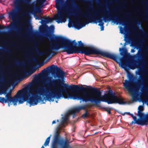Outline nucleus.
I'll return each instance as SVG.
<instances>
[{"mask_svg":"<svg viewBox=\"0 0 148 148\" xmlns=\"http://www.w3.org/2000/svg\"><path fill=\"white\" fill-rule=\"evenodd\" d=\"M132 97L133 101H137V97L135 94H132Z\"/></svg>","mask_w":148,"mask_h":148,"instance_id":"nucleus-28","label":"nucleus"},{"mask_svg":"<svg viewBox=\"0 0 148 148\" xmlns=\"http://www.w3.org/2000/svg\"><path fill=\"white\" fill-rule=\"evenodd\" d=\"M87 1L88 2H91V1L90 0H87Z\"/></svg>","mask_w":148,"mask_h":148,"instance_id":"nucleus-56","label":"nucleus"},{"mask_svg":"<svg viewBox=\"0 0 148 148\" xmlns=\"http://www.w3.org/2000/svg\"><path fill=\"white\" fill-rule=\"evenodd\" d=\"M51 28L52 30H54V26H53V25H51Z\"/></svg>","mask_w":148,"mask_h":148,"instance_id":"nucleus-44","label":"nucleus"},{"mask_svg":"<svg viewBox=\"0 0 148 148\" xmlns=\"http://www.w3.org/2000/svg\"><path fill=\"white\" fill-rule=\"evenodd\" d=\"M26 29L28 33H30L32 31V29L26 27Z\"/></svg>","mask_w":148,"mask_h":148,"instance_id":"nucleus-35","label":"nucleus"},{"mask_svg":"<svg viewBox=\"0 0 148 148\" xmlns=\"http://www.w3.org/2000/svg\"><path fill=\"white\" fill-rule=\"evenodd\" d=\"M79 1L85 2L86 0H78Z\"/></svg>","mask_w":148,"mask_h":148,"instance_id":"nucleus-47","label":"nucleus"},{"mask_svg":"<svg viewBox=\"0 0 148 148\" xmlns=\"http://www.w3.org/2000/svg\"><path fill=\"white\" fill-rule=\"evenodd\" d=\"M135 122L133 121H132L131 124V125L134 124L136 123L138 125H147V123H148V115H147L146 118L144 119L136 120L135 121Z\"/></svg>","mask_w":148,"mask_h":148,"instance_id":"nucleus-13","label":"nucleus"},{"mask_svg":"<svg viewBox=\"0 0 148 148\" xmlns=\"http://www.w3.org/2000/svg\"><path fill=\"white\" fill-rule=\"evenodd\" d=\"M3 17L4 16L3 15H2L0 16V18H3Z\"/></svg>","mask_w":148,"mask_h":148,"instance_id":"nucleus-54","label":"nucleus"},{"mask_svg":"<svg viewBox=\"0 0 148 148\" xmlns=\"http://www.w3.org/2000/svg\"><path fill=\"white\" fill-rule=\"evenodd\" d=\"M0 66L3 68L4 67L2 65L1 63H0Z\"/></svg>","mask_w":148,"mask_h":148,"instance_id":"nucleus-49","label":"nucleus"},{"mask_svg":"<svg viewBox=\"0 0 148 148\" xmlns=\"http://www.w3.org/2000/svg\"><path fill=\"white\" fill-rule=\"evenodd\" d=\"M60 138L59 133L58 131H57L54 137L52 148H57V144Z\"/></svg>","mask_w":148,"mask_h":148,"instance_id":"nucleus-14","label":"nucleus"},{"mask_svg":"<svg viewBox=\"0 0 148 148\" xmlns=\"http://www.w3.org/2000/svg\"><path fill=\"white\" fill-rule=\"evenodd\" d=\"M101 31H103L104 30L103 26L101 27Z\"/></svg>","mask_w":148,"mask_h":148,"instance_id":"nucleus-43","label":"nucleus"},{"mask_svg":"<svg viewBox=\"0 0 148 148\" xmlns=\"http://www.w3.org/2000/svg\"><path fill=\"white\" fill-rule=\"evenodd\" d=\"M28 51V52H29V51Z\"/></svg>","mask_w":148,"mask_h":148,"instance_id":"nucleus-61","label":"nucleus"},{"mask_svg":"<svg viewBox=\"0 0 148 148\" xmlns=\"http://www.w3.org/2000/svg\"><path fill=\"white\" fill-rule=\"evenodd\" d=\"M87 104H85L83 106H79L80 108V110H85L86 108L87 107Z\"/></svg>","mask_w":148,"mask_h":148,"instance_id":"nucleus-29","label":"nucleus"},{"mask_svg":"<svg viewBox=\"0 0 148 148\" xmlns=\"http://www.w3.org/2000/svg\"><path fill=\"white\" fill-rule=\"evenodd\" d=\"M80 110L79 107H78L69 110V113L70 114L73 115V117L74 118L76 116L75 113L78 112Z\"/></svg>","mask_w":148,"mask_h":148,"instance_id":"nucleus-16","label":"nucleus"},{"mask_svg":"<svg viewBox=\"0 0 148 148\" xmlns=\"http://www.w3.org/2000/svg\"><path fill=\"white\" fill-rule=\"evenodd\" d=\"M130 116H132V117L133 119L134 120V121H135L136 120H137V119L136 117L133 114H130Z\"/></svg>","mask_w":148,"mask_h":148,"instance_id":"nucleus-36","label":"nucleus"},{"mask_svg":"<svg viewBox=\"0 0 148 148\" xmlns=\"http://www.w3.org/2000/svg\"><path fill=\"white\" fill-rule=\"evenodd\" d=\"M125 65V64H122V66H124Z\"/></svg>","mask_w":148,"mask_h":148,"instance_id":"nucleus-59","label":"nucleus"},{"mask_svg":"<svg viewBox=\"0 0 148 148\" xmlns=\"http://www.w3.org/2000/svg\"><path fill=\"white\" fill-rule=\"evenodd\" d=\"M81 15L82 17H84L87 19L86 21L82 24L81 23L79 20L78 19L77 21L74 24V26L78 30H79L85 27L86 24L90 23H92V21H95V16L97 15V14L95 12L94 14L92 15L90 14V12H87L85 14H83L82 12L81 14H77V15Z\"/></svg>","mask_w":148,"mask_h":148,"instance_id":"nucleus-8","label":"nucleus"},{"mask_svg":"<svg viewBox=\"0 0 148 148\" xmlns=\"http://www.w3.org/2000/svg\"><path fill=\"white\" fill-rule=\"evenodd\" d=\"M28 3L30 2L28 0H15L14 3L15 5V9H13L8 13L9 16L13 20H15L17 17L18 12L22 11L23 8V5L24 3Z\"/></svg>","mask_w":148,"mask_h":148,"instance_id":"nucleus-7","label":"nucleus"},{"mask_svg":"<svg viewBox=\"0 0 148 148\" xmlns=\"http://www.w3.org/2000/svg\"><path fill=\"white\" fill-rule=\"evenodd\" d=\"M125 113L129 115H130V114H131L130 112H126Z\"/></svg>","mask_w":148,"mask_h":148,"instance_id":"nucleus-48","label":"nucleus"},{"mask_svg":"<svg viewBox=\"0 0 148 148\" xmlns=\"http://www.w3.org/2000/svg\"><path fill=\"white\" fill-rule=\"evenodd\" d=\"M78 0H56V7L58 10L57 14L54 16V19L58 23H65L66 19L64 14L63 10L68 11L71 9L74 10L75 15L81 14L83 12L80 6L76 3Z\"/></svg>","mask_w":148,"mask_h":148,"instance_id":"nucleus-4","label":"nucleus"},{"mask_svg":"<svg viewBox=\"0 0 148 148\" xmlns=\"http://www.w3.org/2000/svg\"><path fill=\"white\" fill-rule=\"evenodd\" d=\"M138 57L141 58V60H139V62H138L139 66H140V63H142L144 64H145V58L143 54L141 52L139 53L138 55Z\"/></svg>","mask_w":148,"mask_h":148,"instance_id":"nucleus-15","label":"nucleus"},{"mask_svg":"<svg viewBox=\"0 0 148 148\" xmlns=\"http://www.w3.org/2000/svg\"><path fill=\"white\" fill-rule=\"evenodd\" d=\"M89 9L91 10L92 12V14H91V15H93L94 14V13L96 12L97 14V15L95 16V21H92L94 23H97V22L99 23L98 24V25L101 27L103 26L104 24V23L103 22V20L101 18L99 17V13L98 12H97V11L94 10L93 9V8L92 5H91L90 6V8Z\"/></svg>","mask_w":148,"mask_h":148,"instance_id":"nucleus-11","label":"nucleus"},{"mask_svg":"<svg viewBox=\"0 0 148 148\" xmlns=\"http://www.w3.org/2000/svg\"><path fill=\"white\" fill-rule=\"evenodd\" d=\"M142 33L145 36L148 37V35H147L146 34L145 32L143 30H141Z\"/></svg>","mask_w":148,"mask_h":148,"instance_id":"nucleus-39","label":"nucleus"},{"mask_svg":"<svg viewBox=\"0 0 148 148\" xmlns=\"http://www.w3.org/2000/svg\"><path fill=\"white\" fill-rule=\"evenodd\" d=\"M136 23L137 24H139L140 23V22L138 21L137 22H136Z\"/></svg>","mask_w":148,"mask_h":148,"instance_id":"nucleus-55","label":"nucleus"},{"mask_svg":"<svg viewBox=\"0 0 148 148\" xmlns=\"http://www.w3.org/2000/svg\"><path fill=\"white\" fill-rule=\"evenodd\" d=\"M119 51H120V54L121 56H123L126 51V49L125 48H119Z\"/></svg>","mask_w":148,"mask_h":148,"instance_id":"nucleus-23","label":"nucleus"},{"mask_svg":"<svg viewBox=\"0 0 148 148\" xmlns=\"http://www.w3.org/2000/svg\"><path fill=\"white\" fill-rule=\"evenodd\" d=\"M3 93L4 94H6L5 98L0 97V102L2 103H8L9 107L10 106V104H12L11 103L12 102L14 106L17 105L18 101L19 104L23 103L26 101V99L30 94V93L27 91L22 90H18L13 97H12L10 92L6 93V91L5 90L4 91Z\"/></svg>","mask_w":148,"mask_h":148,"instance_id":"nucleus-5","label":"nucleus"},{"mask_svg":"<svg viewBox=\"0 0 148 148\" xmlns=\"http://www.w3.org/2000/svg\"><path fill=\"white\" fill-rule=\"evenodd\" d=\"M50 70L51 71L52 74L53 75L54 78H58V79L51 80L52 77H48L47 79L49 82L45 90L43 87L40 86L36 89L33 90L31 92L32 96L30 97L29 101L30 106L36 105L40 101L43 100L41 97L39 96L38 95H41L45 94L47 100L49 101H53V99L52 100L53 98L58 99L60 98H57L56 95L59 92H61V90L64 88V86L61 84L60 83V81L58 80L62 79V78L60 77V75L63 74L64 73V77L63 79L64 81L66 73L61 70L57 65L54 64L47 67L46 69H44L42 71V72L44 73L46 72L47 71Z\"/></svg>","mask_w":148,"mask_h":148,"instance_id":"nucleus-2","label":"nucleus"},{"mask_svg":"<svg viewBox=\"0 0 148 148\" xmlns=\"http://www.w3.org/2000/svg\"><path fill=\"white\" fill-rule=\"evenodd\" d=\"M4 28V26L3 25V26H1V25H0V29H3Z\"/></svg>","mask_w":148,"mask_h":148,"instance_id":"nucleus-45","label":"nucleus"},{"mask_svg":"<svg viewBox=\"0 0 148 148\" xmlns=\"http://www.w3.org/2000/svg\"><path fill=\"white\" fill-rule=\"evenodd\" d=\"M142 112L138 111V116H139L140 118L144 116V114Z\"/></svg>","mask_w":148,"mask_h":148,"instance_id":"nucleus-30","label":"nucleus"},{"mask_svg":"<svg viewBox=\"0 0 148 148\" xmlns=\"http://www.w3.org/2000/svg\"><path fill=\"white\" fill-rule=\"evenodd\" d=\"M14 62H13V65H14L17 64H20L21 62L18 60L14 58Z\"/></svg>","mask_w":148,"mask_h":148,"instance_id":"nucleus-25","label":"nucleus"},{"mask_svg":"<svg viewBox=\"0 0 148 148\" xmlns=\"http://www.w3.org/2000/svg\"><path fill=\"white\" fill-rule=\"evenodd\" d=\"M104 110L107 111L109 114H111V108H110L105 107L103 108Z\"/></svg>","mask_w":148,"mask_h":148,"instance_id":"nucleus-26","label":"nucleus"},{"mask_svg":"<svg viewBox=\"0 0 148 148\" xmlns=\"http://www.w3.org/2000/svg\"><path fill=\"white\" fill-rule=\"evenodd\" d=\"M135 51V50H134V49H132L131 51V52L132 53H134Z\"/></svg>","mask_w":148,"mask_h":148,"instance_id":"nucleus-46","label":"nucleus"},{"mask_svg":"<svg viewBox=\"0 0 148 148\" xmlns=\"http://www.w3.org/2000/svg\"><path fill=\"white\" fill-rule=\"evenodd\" d=\"M45 148V147H44V146H42V147H41V148Z\"/></svg>","mask_w":148,"mask_h":148,"instance_id":"nucleus-57","label":"nucleus"},{"mask_svg":"<svg viewBox=\"0 0 148 148\" xmlns=\"http://www.w3.org/2000/svg\"><path fill=\"white\" fill-rule=\"evenodd\" d=\"M51 136V135L50 136L47 137L46 139L44 144V145L45 146H46L49 145V143Z\"/></svg>","mask_w":148,"mask_h":148,"instance_id":"nucleus-22","label":"nucleus"},{"mask_svg":"<svg viewBox=\"0 0 148 148\" xmlns=\"http://www.w3.org/2000/svg\"><path fill=\"white\" fill-rule=\"evenodd\" d=\"M102 1L106 3L107 5L110 4L112 3L110 0H102Z\"/></svg>","mask_w":148,"mask_h":148,"instance_id":"nucleus-31","label":"nucleus"},{"mask_svg":"<svg viewBox=\"0 0 148 148\" xmlns=\"http://www.w3.org/2000/svg\"><path fill=\"white\" fill-rule=\"evenodd\" d=\"M31 12L33 13H40L41 12V9L38 6H36L34 4L33 8L31 9Z\"/></svg>","mask_w":148,"mask_h":148,"instance_id":"nucleus-17","label":"nucleus"},{"mask_svg":"<svg viewBox=\"0 0 148 148\" xmlns=\"http://www.w3.org/2000/svg\"><path fill=\"white\" fill-rule=\"evenodd\" d=\"M64 76V74L60 75V77L62 78V79L58 80L60 81V83L64 86V88L61 89V92L56 94V96L57 98L63 97V93L64 92L66 93L69 98L70 99L80 100L85 102H90L94 103L96 105L100 103L101 101L106 102L108 104L118 103L122 104L125 103L121 97L120 96L116 95L112 90H109L107 94H105L103 96H102L100 91L95 88L91 87L89 88L78 85L71 86L65 83V81L63 79Z\"/></svg>","mask_w":148,"mask_h":148,"instance_id":"nucleus-1","label":"nucleus"},{"mask_svg":"<svg viewBox=\"0 0 148 148\" xmlns=\"http://www.w3.org/2000/svg\"><path fill=\"white\" fill-rule=\"evenodd\" d=\"M46 1V0H36V2L37 3H44Z\"/></svg>","mask_w":148,"mask_h":148,"instance_id":"nucleus-32","label":"nucleus"},{"mask_svg":"<svg viewBox=\"0 0 148 148\" xmlns=\"http://www.w3.org/2000/svg\"><path fill=\"white\" fill-rule=\"evenodd\" d=\"M115 10H112L113 14L115 15H110V14H108L106 16H105L103 17V19L105 22L108 21H113L115 22H119L120 24L123 25H125L127 23V22L126 21L127 18L126 16L122 17L116 14L114 12Z\"/></svg>","mask_w":148,"mask_h":148,"instance_id":"nucleus-9","label":"nucleus"},{"mask_svg":"<svg viewBox=\"0 0 148 148\" xmlns=\"http://www.w3.org/2000/svg\"><path fill=\"white\" fill-rule=\"evenodd\" d=\"M125 14L127 15H130V14L129 13H125Z\"/></svg>","mask_w":148,"mask_h":148,"instance_id":"nucleus-51","label":"nucleus"},{"mask_svg":"<svg viewBox=\"0 0 148 148\" xmlns=\"http://www.w3.org/2000/svg\"><path fill=\"white\" fill-rule=\"evenodd\" d=\"M44 3H38L39 4V5L38 6L41 9L44 6Z\"/></svg>","mask_w":148,"mask_h":148,"instance_id":"nucleus-38","label":"nucleus"},{"mask_svg":"<svg viewBox=\"0 0 148 148\" xmlns=\"http://www.w3.org/2000/svg\"><path fill=\"white\" fill-rule=\"evenodd\" d=\"M56 123V121H53L52 122V124H55V123Z\"/></svg>","mask_w":148,"mask_h":148,"instance_id":"nucleus-52","label":"nucleus"},{"mask_svg":"<svg viewBox=\"0 0 148 148\" xmlns=\"http://www.w3.org/2000/svg\"><path fill=\"white\" fill-rule=\"evenodd\" d=\"M44 3H38L39 4V5L38 6L41 9L44 6Z\"/></svg>","mask_w":148,"mask_h":148,"instance_id":"nucleus-37","label":"nucleus"},{"mask_svg":"<svg viewBox=\"0 0 148 148\" xmlns=\"http://www.w3.org/2000/svg\"><path fill=\"white\" fill-rule=\"evenodd\" d=\"M142 73V72L141 71H140L139 72L138 75H141Z\"/></svg>","mask_w":148,"mask_h":148,"instance_id":"nucleus-53","label":"nucleus"},{"mask_svg":"<svg viewBox=\"0 0 148 148\" xmlns=\"http://www.w3.org/2000/svg\"><path fill=\"white\" fill-rule=\"evenodd\" d=\"M6 49V50H7V51H9V50H7V49Z\"/></svg>","mask_w":148,"mask_h":148,"instance_id":"nucleus-60","label":"nucleus"},{"mask_svg":"<svg viewBox=\"0 0 148 148\" xmlns=\"http://www.w3.org/2000/svg\"><path fill=\"white\" fill-rule=\"evenodd\" d=\"M144 77L141 76L140 81L137 82L136 86L134 87L132 85L131 81L125 79L124 81L125 82L123 83V86L125 87L129 92L133 93L138 90L140 86L142 84V82H144Z\"/></svg>","mask_w":148,"mask_h":148,"instance_id":"nucleus-10","label":"nucleus"},{"mask_svg":"<svg viewBox=\"0 0 148 148\" xmlns=\"http://www.w3.org/2000/svg\"><path fill=\"white\" fill-rule=\"evenodd\" d=\"M143 4L145 5V3H147L148 2L147 1H146L145 2H143Z\"/></svg>","mask_w":148,"mask_h":148,"instance_id":"nucleus-50","label":"nucleus"},{"mask_svg":"<svg viewBox=\"0 0 148 148\" xmlns=\"http://www.w3.org/2000/svg\"><path fill=\"white\" fill-rule=\"evenodd\" d=\"M63 142L64 144V146L63 148H68L69 147V142L67 140H66L65 142L63 141Z\"/></svg>","mask_w":148,"mask_h":148,"instance_id":"nucleus-24","label":"nucleus"},{"mask_svg":"<svg viewBox=\"0 0 148 148\" xmlns=\"http://www.w3.org/2000/svg\"><path fill=\"white\" fill-rule=\"evenodd\" d=\"M126 60V58L125 57L122 58L120 59V60L121 62L124 61Z\"/></svg>","mask_w":148,"mask_h":148,"instance_id":"nucleus-41","label":"nucleus"},{"mask_svg":"<svg viewBox=\"0 0 148 148\" xmlns=\"http://www.w3.org/2000/svg\"><path fill=\"white\" fill-rule=\"evenodd\" d=\"M1 1V0H0V1Z\"/></svg>","mask_w":148,"mask_h":148,"instance_id":"nucleus-64","label":"nucleus"},{"mask_svg":"<svg viewBox=\"0 0 148 148\" xmlns=\"http://www.w3.org/2000/svg\"><path fill=\"white\" fill-rule=\"evenodd\" d=\"M45 20H42V21L44 23H48L49 22H51L52 21L53 19L51 18H44Z\"/></svg>","mask_w":148,"mask_h":148,"instance_id":"nucleus-19","label":"nucleus"},{"mask_svg":"<svg viewBox=\"0 0 148 148\" xmlns=\"http://www.w3.org/2000/svg\"><path fill=\"white\" fill-rule=\"evenodd\" d=\"M90 116V114L88 112V111L87 110H86L85 113L82 115V117L84 119H85L86 117H89Z\"/></svg>","mask_w":148,"mask_h":148,"instance_id":"nucleus-21","label":"nucleus"},{"mask_svg":"<svg viewBox=\"0 0 148 148\" xmlns=\"http://www.w3.org/2000/svg\"><path fill=\"white\" fill-rule=\"evenodd\" d=\"M138 111L142 112L143 110V108L142 106H140L138 108Z\"/></svg>","mask_w":148,"mask_h":148,"instance_id":"nucleus-34","label":"nucleus"},{"mask_svg":"<svg viewBox=\"0 0 148 148\" xmlns=\"http://www.w3.org/2000/svg\"><path fill=\"white\" fill-rule=\"evenodd\" d=\"M57 121L58 122H59V120L58 119V120H57Z\"/></svg>","mask_w":148,"mask_h":148,"instance_id":"nucleus-58","label":"nucleus"},{"mask_svg":"<svg viewBox=\"0 0 148 148\" xmlns=\"http://www.w3.org/2000/svg\"><path fill=\"white\" fill-rule=\"evenodd\" d=\"M138 10H139V9H138Z\"/></svg>","mask_w":148,"mask_h":148,"instance_id":"nucleus-62","label":"nucleus"},{"mask_svg":"<svg viewBox=\"0 0 148 148\" xmlns=\"http://www.w3.org/2000/svg\"><path fill=\"white\" fill-rule=\"evenodd\" d=\"M42 18V17L40 15H37L36 19H38V20H40Z\"/></svg>","mask_w":148,"mask_h":148,"instance_id":"nucleus-40","label":"nucleus"},{"mask_svg":"<svg viewBox=\"0 0 148 148\" xmlns=\"http://www.w3.org/2000/svg\"><path fill=\"white\" fill-rule=\"evenodd\" d=\"M145 13V19L148 21V10L147 6H145L144 10Z\"/></svg>","mask_w":148,"mask_h":148,"instance_id":"nucleus-20","label":"nucleus"},{"mask_svg":"<svg viewBox=\"0 0 148 148\" xmlns=\"http://www.w3.org/2000/svg\"><path fill=\"white\" fill-rule=\"evenodd\" d=\"M62 124L66 123L67 122L68 118L66 117H63L62 118Z\"/></svg>","mask_w":148,"mask_h":148,"instance_id":"nucleus-27","label":"nucleus"},{"mask_svg":"<svg viewBox=\"0 0 148 148\" xmlns=\"http://www.w3.org/2000/svg\"><path fill=\"white\" fill-rule=\"evenodd\" d=\"M73 24V23L72 22L71 23H69L68 24V27H71L72 25Z\"/></svg>","mask_w":148,"mask_h":148,"instance_id":"nucleus-42","label":"nucleus"},{"mask_svg":"<svg viewBox=\"0 0 148 148\" xmlns=\"http://www.w3.org/2000/svg\"><path fill=\"white\" fill-rule=\"evenodd\" d=\"M35 2H34L33 3V4H34V3H35Z\"/></svg>","mask_w":148,"mask_h":148,"instance_id":"nucleus-63","label":"nucleus"},{"mask_svg":"<svg viewBox=\"0 0 148 148\" xmlns=\"http://www.w3.org/2000/svg\"><path fill=\"white\" fill-rule=\"evenodd\" d=\"M78 47H77L76 48H77L76 50H82L84 48V44L82 42V41L80 40L78 41Z\"/></svg>","mask_w":148,"mask_h":148,"instance_id":"nucleus-18","label":"nucleus"},{"mask_svg":"<svg viewBox=\"0 0 148 148\" xmlns=\"http://www.w3.org/2000/svg\"><path fill=\"white\" fill-rule=\"evenodd\" d=\"M128 78L130 80L133 79L134 77L133 75L131 74L130 72L128 73Z\"/></svg>","mask_w":148,"mask_h":148,"instance_id":"nucleus-33","label":"nucleus"},{"mask_svg":"<svg viewBox=\"0 0 148 148\" xmlns=\"http://www.w3.org/2000/svg\"><path fill=\"white\" fill-rule=\"evenodd\" d=\"M16 25L14 23H12L11 25H10L9 26L7 27V28L8 29H11L12 30H14V29H16V32L15 34L16 35L19 36L21 34V31L22 30L23 26L17 28V29L16 28Z\"/></svg>","mask_w":148,"mask_h":148,"instance_id":"nucleus-12","label":"nucleus"},{"mask_svg":"<svg viewBox=\"0 0 148 148\" xmlns=\"http://www.w3.org/2000/svg\"><path fill=\"white\" fill-rule=\"evenodd\" d=\"M46 36L51 41H57L58 42H54L51 44L49 46L48 51L44 52L39 51L38 47L36 46H34L33 49L38 55H48L49 52L55 55L57 53V52H52V51H58L61 48L64 49L62 52H66L68 54L77 53V52L79 50H76L77 49L76 46L77 44L75 40L71 41L64 37L57 36L54 34H47Z\"/></svg>","mask_w":148,"mask_h":148,"instance_id":"nucleus-3","label":"nucleus"},{"mask_svg":"<svg viewBox=\"0 0 148 148\" xmlns=\"http://www.w3.org/2000/svg\"><path fill=\"white\" fill-rule=\"evenodd\" d=\"M77 52L87 56L91 54L101 55L104 57L113 60L117 63H120L119 59L117 56L114 54L102 51L92 46L85 47L82 50H79Z\"/></svg>","mask_w":148,"mask_h":148,"instance_id":"nucleus-6","label":"nucleus"}]
</instances>
